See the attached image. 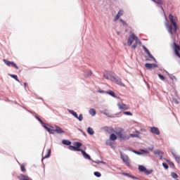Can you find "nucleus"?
<instances>
[{
	"mask_svg": "<svg viewBox=\"0 0 180 180\" xmlns=\"http://www.w3.org/2000/svg\"><path fill=\"white\" fill-rule=\"evenodd\" d=\"M169 20L170 21V25L166 24L167 30L171 36H174V33L178 32V18L174 17L172 14H169Z\"/></svg>",
	"mask_w": 180,
	"mask_h": 180,
	"instance_id": "f257e3e1",
	"label": "nucleus"
},
{
	"mask_svg": "<svg viewBox=\"0 0 180 180\" xmlns=\"http://www.w3.org/2000/svg\"><path fill=\"white\" fill-rule=\"evenodd\" d=\"M134 40L135 43L133 44ZM127 44H128V46H131V44H133L131 46V49H133V50H134V49H137L138 44H141V41H140L139 37H137V36H136V34H134V33H132L128 37Z\"/></svg>",
	"mask_w": 180,
	"mask_h": 180,
	"instance_id": "f03ea898",
	"label": "nucleus"
},
{
	"mask_svg": "<svg viewBox=\"0 0 180 180\" xmlns=\"http://www.w3.org/2000/svg\"><path fill=\"white\" fill-rule=\"evenodd\" d=\"M115 134H117L120 140H126V139H129V137H127V134H126V132L124 131L123 128H115Z\"/></svg>",
	"mask_w": 180,
	"mask_h": 180,
	"instance_id": "7ed1b4c3",
	"label": "nucleus"
},
{
	"mask_svg": "<svg viewBox=\"0 0 180 180\" xmlns=\"http://www.w3.org/2000/svg\"><path fill=\"white\" fill-rule=\"evenodd\" d=\"M73 146H70L68 147L69 150L71 151H82L83 150L81 149V147H82V143L81 142H75L73 143Z\"/></svg>",
	"mask_w": 180,
	"mask_h": 180,
	"instance_id": "20e7f679",
	"label": "nucleus"
},
{
	"mask_svg": "<svg viewBox=\"0 0 180 180\" xmlns=\"http://www.w3.org/2000/svg\"><path fill=\"white\" fill-rule=\"evenodd\" d=\"M138 169H139V172H142L145 175H150V174H153V169H147V168H146V167H144L143 165H139Z\"/></svg>",
	"mask_w": 180,
	"mask_h": 180,
	"instance_id": "39448f33",
	"label": "nucleus"
},
{
	"mask_svg": "<svg viewBox=\"0 0 180 180\" xmlns=\"http://www.w3.org/2000/svg\"><path fill=\"white\" fill-rule=\"evenodd\" d=\"M114 84H117V85H119L120 86H124V84H123V82H122V79L117 76H114V77L112 78V82Z\"/></svg>",
	"mask_w": 180,
	"mask_h": 180,
	"instance_id": "423d86ee",
	"label": "nucleus"
},
{
	"mask_svg": "<svg viewBox=\"0 0 180 180\" xmlns=\"http://www.w3.org/2000/svg\"><path fill=\"white\" fill-rule=\"evenodd\" d=\"M172 47L174 50V53L176 54V56H177V57H179V58H180V46L179 45L176 44V43L174 42Z\"/></svg>",
	"mask_w": 180,
	"mask_h": 180,
	"instance_id": "0eeeda50",
	"label": "nucleus"
},
{
	"mask_svg": "<svg viewBox=\"0 0 180 180\" xmlns=\"http://www.w3.org/2000/svg\"><path fill=\"white\" fill-rule=\"evenodd\" d=\"M4 63H5L6 65H8V67H13L14 68H15V70H19V67H18L16 65V63H15L14 62H11L9 60H7L6 59L3 60Z\"/></svg>",
	"mask_w": 180,
	"mask_h": 180,
	"instance_id": "6e6552de",
	"label": "nucleus"
},
{
	"mask_svg": "<svg viewBox=\"0 0 180 180\" xmlns=\"http://www.w3.org/2000/svg\"><path fill=\"white\" fill-rule=\"evenodd\" d=\"M103 77L105 79H110V81L112 82V79L115 78V75H113V73H112V72H105L103 75Z\"/></svg>",
	"mask_w": 180,
	"mask_h": 180,
	"instance_id": "1a4fd4ad",
	"label": "nucleus"
},
{
	"mask_svg": "<svg viewBox=\"0 0 180 180\" xmlns=\"http://www.w3.org/2000/svg\"><path fill=\"white\" fill-rule=\"evenodd\" d=\"M117 106L120 110H129L130 109V106L124 103H118Z\"/></svg>",
	"mask_w": 180,
	"mask_h": 180,
	"instance_id": "9d476101",
	"label": "nucleus"
},
{
	"mask_svg": "<svg viewBox=\"0 0 180 180\" xmlns=\"http://www.w3.org/2000/svg\"><path fill=\"white\" fill-rule=\"evenodd\" d=\"M121 158H122V161L124 162V164H126V165H127V167H130V161L129 160V157H127L126 155H121Z\"/></svg>",
	"mask_w": 180,
	"mask_h": 180,
	"instance_id": "9b49d317",
	"label": "nucleus"
},
{
	"mask_svg": "<svg viewBox=\"0 0 180 180\" xmlns=\"http://www.w3.org/2000/svg\"><path fill=\"white\" fill-rule=\"evenodd\" d=\"M154 154L155 155H157L158 157H159L160 160H162V155H164V152L160 150H154Z\"/></svg>",
	"mask_w": 180,
	"mask_h": 180,
	"instance_id": "f8f14e48",
	"label": "nucleus"
},
{
	"mask_svg": "<svg viewBox=\"0 0 180 180\" xmlns=\"http://www.w3.org/2000/svg\"><path fill=\"white\" fill-rule=\"evenodd\" d=\"M150 131L153 133V134H156L157 136L160 135V129H158V127H150Z\"/></svg>",
	"mask_w": 180,
	"mask_h": 180,
	"instance_id": "ddd939ff",
	"label": "nucleus"
},
{
	"mask_svg": "<svg viewBox=\"0 0 180 180\" xmlns=\"http://www.w3.org/2000/svg\"><path fill=\"white\" fill-rule=\"evenodd\" d=\"M55 127H56V129H53L54 132L57 133L58 134H63V133H65V131H64V130H63V129H61V127H60L58 126H56Z\"/></svg>",
	"mask_w": 180,
	"mask_h": 180,
	"instance_id": "4468645a",
	"label": "nucleus"
},
{
	"mask_svg": "<svg viewBox=\"0 0 180 180\" xmlns=\"http://www.w3.org/2000/svg\"><path fill=\"white\" fill-rule=\"evenodd\" d=\"M105 131H107V133H108L109 134H112V133H115L116 129H113L112 127H105Z\"/></svg>",
	"mask_w": 180,
	"mask_h": 180,
	"instance_id": "2eb2a0df",
	"label": "nucleus"
},
{
	"mask_svg": "<svg viewBox=\"0 0 180 180\" xmlns=\"http://www.w3.org/2000/svg\"><path fill=\"white\" fill-rule=\"evenodd\" d=\"M145 67L146 68H148V70H151V68H155V67H157V65L153 63H146L145 64Z\"/></svg>",
	"mask_w": 180,
	"mask_h": 180,
	"instance_id": "dca6fc26",
	"label": "nucleus"
},
{
	"mask_svg": "<svg viewBox=\"0 0 180 180\" xmlns=\"http://www.w3.org/2000/svg\"><path fill=\"white\" fill-rule=\"evenodd\" d=\"M120 16H123V11L120 10L118 13L117 14V15L115 18V22H116V20H119V19L120 18Z\"/></svg>",
	"mask_w": 180,
	"mask_h": 180,
	"instance_id": "f3484780",
	"label": "nucleus"
},
{
	"mask_svg": "<svg viewBox=\"0 0 180 180\" xmlns=\"http://www.w3.org/2000/svg\"><path fill=\"white\" fill-rule=\"evenodd\" d=\"M18 178L20 180H30V178L25 174H20V176H18Z\"/></svg>",
	"mask_w": 180,
	"mask_h": 180,
	"instance_id": "a211bd4d",
	"label": "nucleus"
},
{
	"mask_svg": "<svg viewBox=\"0 0 180 180\" xmlns=\"http://www.w3.org/2000/svg\"><path fill=\"white\" fill-rule=\"evenodd\" d=\"M81 153L83 157L86 158V160H91V156H89V155H88L86 151L83 150H81Z\"/></svg>",
	"mask_w": 180,
	"mask_h": 180,
	"instance_id": "6ab92c4d",
	"label": "nucleus"
},
{
	"mask_svg": "<svg viewBox=\"0 0 180 180\" xmlns=\"http://www.w3.org/2000/svg\"><path fill=\"white\" fill-rule=\"evenodd\" d=\"M44 129L49 131L51 134H54V129H52L51 128H49V127L44 125Z\"/></svg>",
	"mask_w": 180,
	"mask_h": 180,
	"instance_id": "aec40b11",
	"label": "nucleus"
},
{
	"mask_svg": "<svg viewBox=\"0 0 180 180\" xmlns=\"http://www.w3.org/2000/svg\"><path fill=\"white\" fill-rule=\"evenodd\" d=\"M110 140H111V141H115V140H117V136H116V134H111L110 136Z\"/></svg>",
	"mask_w": 180,
	"mask_h": 180,
	"instance_id": "412c9836",
	"label": "nucleus"
},
{
	"mask_svg": "<svg viewBox=\"0 0 180 180\" xmlns=\"http://www.w3.org/2000/svg\"><path fill=\"white\" fill-rule=\"evenodd\" d=\"M51 155V149H49V150H48L47 155H45V156H43L42 160H44V159H46V158H50Z\"/></svg>",
	"mask_w": 180,
	"mask_h": 180,
	"instance_id": "4be33fe9",
	"label": "nucleus"
},
{
	"mask_svg": "<svg viewBox=\"0 0 180 180\" xmlns=\"http://www.w3.org/2000/svg\"><path fill=\"white\" fill-rule=\"evenodd\" d=\"M89 114L91 115V116H95V115H96V110H95V109L94 108H91L89 110Z\"/></svg>",
	"mask_w": 180,
	"mask_h": 180,
	"instance_id": "5701e85b",
	"label": "nucleus"
},
{
	"mask_svg": "<svg viewBox=\"0 0 180 180\" xmlns=\"http://www.w3.org/2000/svg\"><path fill=\"white\" fill-rule=\"evenodd\" d=\"M87 133H89L91 136H92L93 134H94V129L91 127H89L87 129Z\"/></svg>",
	"mask_w": 180,
	"mask_h": 180,
	"instance_id": "b1692460",
	"label": "nucleus"
},
{
	"mask_svg": "<svg viewBox=\"0 0 180 180\" xmlns=\"http://www.w3.org/2000/svg\"><path fill=\"white\" fill-rule=\"evenodd\" d=\"M62 143H63L65 146H71V141H70L63 140V141H62Z\"/></svg>",
	"mask_w": 180,
	"mask_h": 180,
	"instance_id": "393cba45",
	"label": "nucleus"
},
{
	"mask_svg": "<svg viewBox=\"0 0 180 180\" xmlns=\"http://www.w3.org/2000/svg\"><path fill=\"white\" fill-rule=\"evenodd\" d=\"M155 4H158V5H162L163 1L162 0H152Z\"/></svg>",
	"mask_w": 180,
	"mask_h": 180,
	"instance_id": "a878e982",
	"label": "nucleus"
},
{
	"mask_svg": "<svg viewBox=\"0 0 180 180\" xmlns=\"http://www.w3.org/2000/svg\"><path fill=\"white\" fill-rule=\"evenodd\" d=\"M94 175L95 176H97V178H101V176H102V174L99 172H95Z\"/></svg>",
	"mask_w": 180,
	"mask_h": 180,
	"instance_id": "bb28decb",
	"label": "nucleus"
},
{
	"mask_svg": "<svg viewBox=\"0 0 180 180\" xmlns=\"http://www.w3.org/2000/svg\"><path fill=\"white\" fill-rule=\"evenodd\" d=\"M10 77H11V78H13L14 79H15V81L19 82V79H18V75H10Z\"/></svg>",
	"mask_w": 180,
	"mask_h": 180,
	"instance_id": "cd10ccee",
	"label": "nucleus"
},
{
	"mask_svg": "<svg viewBox=\"0 0 180 180\" xmlns=\"http://www.w3.org/2000/svg\"><path fill=\"white\" fill-rule=\"evenodd\" d=\"M107 94H108V95H110V96H113L114 98H116L115 93L112 91H108Z\"/></svg>",
	"mask_w": 180,
	"mask_h": 180,
	"instance_id": "c85d7f7f",
	"label": "nucleus"
},
{
	"mask_svg": "<svg viewBox=\"0 0 180 180\" xmlns=\"http://www.w3.org/2000/svg\"><path fill=\"white\" fill-rule=\"evenodd\" d=\"M171 175H172V178H174V179H176V178H178V174L175 172H172Z\"/></svg>",
	"mask_w": 180,
	"mask_h": 180,
	"instance_id": "c756f323",
	"label": "nucleus"
},
{
	"mask_svg": "<svg viewBox=\"0 0 180 180\" xmlns=\"http://www.w3.org/2000/svg\"><path fill=\"white\" fill-rule=\"evenodd\" d=\"M70 113H71L72 115H73V116H74L75 117H76V119H77V117H78V114H77V112H76L75 111L72 110V111H70Z\"/></svg>",
	"mask_w": 180,
	"mask_h": 180,
	"instance_id": "7c9ffc66",
	"label": "nucleus"
},
{
	"mask_svg": "<svg viewBox=\"0 0 180 180\" xmlns=\"http://www.w3.org/2000/svg\"><path fill=\"white\" fill-rule=\"evenodd\" d=\"M124 115H127L128 116H133V113H131V112L130 111H126L123 112Z\"/></svg>",
	"mask_w": 180,
	"mask_h": 180,
	"instance_id": "2f4dec72",
	"label": "nucleus"
},
{
	"mask_svg": "<svg viewBox=\"0 0 180 180\" xmlns=\"http://www.w3.org/2000/svg\"><path fill=\"white\" fill-rule=\"evenodd\" d=\"M143 49L144 51L146 53V54H150V51L147 49V47L143 46Z\"/></svg>",
	"mask_w": 180,
	"mask_h": 180,
	"instance_id": "473e14b6",
	"label": "nucleus"
},
{
	"mask_svg": "<svg viewBox=\"0 0 180 180\" xmlns=\"http://www.w3.org/2000/svg\"><path fill=\"white\" fill-rule=\"evenodd\" d=\"M143 49L144 51L146 53V54H150V51L147 49V47L143 46Z\"/></svg>",
	"mask_w": 180,
	"mask_h": 180,
	"instance_id": "72a5a7b5",
	"label": "nucleus"
},
{
	"mask_svg": "<svg viewBox=\"0 0 180 180\" xmlns=\"http://www.w3.org/2000/svg\"><path fill=\"white\" fill-rule=\"evenodd\" d=\"M77 119H78L79 122H82V119H84V117H82V114H80L79 117L77 116Z\"/></svg>",
	"mask_w": 180,
	"mask_h": 180,
	"instance_id": "f704fd0d",
	"label": "nucleus"
},
{
	"mask_svg": "<svg viewBox=\"0 0 180 180\" xmlns=\"http://www.w3.org/2000/svg\"><path fill=\"white\" fill-rule=\"evenodd\" d=\"M158 77H159V78H160V79H162V81H165V77L164 76H162V75L159 74Z\"/></svg>",
	"mask_w": 180,
	"mask_h": 180,
	"instance_id": "c9c22d12",
	"label": "nucleus"
},
{
	"mask_svg": "<svg viewBox=\"0 0 180 180\" xmlns=\"http://www.w3.org/2000/svg\"><path fill=\"white\" fill-rule=\"evenodd\" d=\"M176 161L180 164V156H174Z\"/></svg>",
	"mask_w": 180,
	"mask_h": 180,
	"instance_id": "e433bc0d",
	"label": "nucleus"
},
{
	"mask_svg": "<svg viewBox=\"0 0 180 180\" xmlns=\"http://www.w3.org/2000/svg\"><path fill=\"white\" fill-rule=\"evenodd\" d=\"M121 23H122V25H124V26H127V22L124 20H123L122 19L120 20Z\"/></svg>",
	"mask_w": 180,
	"mask_h": 180,
	"instance_id": "4c0bfd02",
	"label": "nucleus"
},
{
	"mask_svg": "<svg viewBox=\"0 0 180 180\" xmlns=\"http://www.w3.org/2000/svg\"><path fill=\"white\" fill-rule=\"evenodd\" d=\"M148 56L150 58H152V60H155V58H154V56H153V55H151V53L149 52V53H148Z\"/></svg>",
	"mask_w": 180,
	"mask_h": 180,
	"instance_id": "58836bf2",
	"label": "nucleus"
},
{
	"mask_svg": "<svg viewBox=\"0 0 180 180\" xmlns=\"http://www.w3.org/2000/svg\"><path fill=\"white\" fill-rule=\"evenodd\" d=\"M130 137H139V134H131Z\"/></svg>",
	"mask_w": 180,
	"mask_h": 180,
	"instance_id": "ea45409f",
	"label": "nucleus"
},
{
	"mask_svg": "<svg viewBox=\"0 0 180 180\" xmlns=\"http://www.w3.org/2000/svg\"><path fill=\"white\" fill-rule=\"evenodd\" d=\"M20 168H21V171H22V172H25L26 171V168H25V166L21 165V166H20Z\"/></svg>",
	"mask_w": 180,
	"mask_h": 180,
	"instance_id": "a19ab883",
	"label": "nucleus"
},
{
	"mask_svg": "<svg viewBox=\"0 0 180 180\" xmlns=\"http://www.w3.org/2000/svg\"><path fill=\"white\" fill-rule=\"evenodd\" d=\"M94 162H95L96 164H105L104 162H102V161H100V160L94 161Z\"/></svg>",
	"mask_w": 180,
	"mask_h": 180,
	"instance_id": "79ce46f5",
	"label": "nucleus"
},
{
	"mask_svg": "<svg viewBox=\"0 0 180 180\" xmlns=\"http://www.w3.org/2000/svg\"><path fill=\"white\" fill-rule=\"evenodd\" d=\"M162 165L165 169H168V165H167V163H162Z\"/></svg>",
	"mask_w": 180,
	"mask_h": 180,
	"instance_id": "37998d69",
	"label": "nucleus"
},
{
	"mask_svg": "<svg viewBox=\"0 0 180 180\" xmlns=\"http://www.w3.org/2000/svg\"><path fill=\"white\" fill-rule=\"evenodd\" d=\"M37 120H39V122H40V123H41V124H44V122H43L41 119H40L39 117H37Z\"/></svg>",
	"mask_w": 180,
	"mask_h": 180,
	"instance_id": "c03bdc74",
	"label": "nucleus"
},
{
	"mask_svg": "<svg viewBox=\"0 0 180 180\" xmlns=\"http://www.w3.org/2000/svg\"><path fill=\"white\" fill-rule=\"evenodd\" d=\"M124 175H126V176H129V178H134V176L130 175L129 174L125 173Z\"/></svg>",
	"mask_w": 180,
	"mask_h": 180,
	"instance_id": "a18cd8bd",
	"label": "nucleus"
},
{
	"mask_svg": "<svg viewBox=\"0 0 180 180\" xmlns=\"http://www.w3.org/2000/svg\"><path fill=\"white\" fill-rule=\"evenodd\" d=\"M135 154H137L138 155H141V153L138 152L137 150H133Z\"/></svg>",
	"mask_w": 180,
	"mask_h": 180,
	"instance_id": "49530a36",
	"label": "nucleus"
},
{
	"mask_svg": "<svg viewBox=\"0 0 180 180\" xmlns=\"http://www.w3.org/2000/svg\"><path fill=\"white\" fill-rule=\"evenodd\" d=\"M148 150H150V151H153V150H154V147L149 148Z\"/></svg>",
	"mask_w": 180,
	"mask_h": 180,
	"instance_id": "de8ad7c7",
	"label": "nucleus"
},
{
	"mask_svg": "<svg viewBox=\"0 0 180 180\" xmlns=\"http://www.w3.org/2000/svg\"><path fill=\"white\" fill-rule=\"evenodd\" d=\"M170 165H172V167H175V165H174L173 162L170 163Z\"/></svg>",
	"mask_w": 180,
	"mask_h": 180,
	"instance_id": "09e8293b",
	"label": "nucleus"
},
{
	"mask_svg": "<svg viewBox=\"0 0 180 180\" xmlns=\"http://www.w3.org/2000/svg\"><path fill=\"white\" fill-rule=\"evenodd\" d=\"M25 86H26V83L24 84Z\"/></svg>",
	"mask_w": 180,
	"mask_h": 180,
	"instance_id": "8fccbe9b",
	"label": "nucleus"
},
{
	"mask_svg": "<svg viewBox=\"0 0 180 180\" xmlns=\"http://www.w3.org/2000/svg\"><path fill=\"white\" fill-rule=\"evenodd\" d=\"M143 153H146V150H143Z\"/></svg>",
	"mask_w": 180,
	"mask_h": 180,
	"instance_id": "3c124183",
	"label": "nucleus"
}]
</instances>
